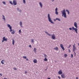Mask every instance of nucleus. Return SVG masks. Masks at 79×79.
<instances>
[{"label":"nucleus","mask_w":79,"mask_h":79,"mask_svg":"<svg viewBox=\"0 0 79 79\" xmlns=\"http://www.w3.org/2000/svg\"><path fill=\"white\" fill-rule=\"evenodd\" d=\"M7 26L8 27H9V29H10V32H11V31H12L11 32V34H15V30H12L11 27L10 26V25L9 24H8L7 25Z\"/></svg>","instance_id":"f257e3e1"},{"label":"nucleus","mask_w":79,"mask_h":79,"mask_svg":"<svg viewBox=\"0 0 79 79\" xmlns=\"http://www.w3.org/2000/svg\"><path fill=\"white\" fill-rule=\"evenodd\" d=\"M62 14V16H64V18H66V11H65V10L64 9L62 11H61Z\"/></svg>","instance_id":"f03ea898"},{"label":"nucleus","mask_w":79,"mask_h":79,"mask_svg":"<svg viewBox=\"0 0 79 79\" xmlns=\"http://www.w3.org/2000/svg\"><path fill=\"white\" fill-rule=\"evenodd\" d=\"M48 18L49 20V21L51 23H52V24H54V22H53L52 21V19H51V18H50V14H48Z\"/></svg>","instance_id":"7ed1b4c3"},{"label":"nucleus","mask_w":79,"mask_h":79,"mask_svg":"<svg viewBox=\"0 0 79 79\" xmlns=\"http://www.w3.org/2000/svg\"><path fill=\"white\" fill-rule=\"evenodd\" d=\"M7 40H8V39L7 38H5V37H4L3 38V40L2 41V42H4V41L6 42L7 41Z\"/></svg>","instance_id":"20e7f679"},{"label":"nucleus","mask_w":79,"mask_h":79,"mask_svg":"<svg viewBox=\"0 0 79 79\" xmlns=\"http://www.w3.org/2000/svg\"><path fill=\"white\" fill-rule=\"evenodd\" d=\"M43 55L45 57L44 61H48V59H47V55L44 54Z\"/></svg>","instance_id":"39448f33"},{"label":"nucleus","mask_w":79,"mask_h":79,"mask_svg":"<svg viewBox=\"0 0 79 79\" xmlns=\"http://www.w3.org/2000/svg\"><path fill=\"white\" fill-rule=\"evenodd\" d=\"M73 30H74L76 32V33H77V29L76 28H75L74 27H72Z\"/></svg>","instance_id":"423d86ee"},{"label":"nucleus","mask_w":79,"mask_h":79,"mask_svg":"<svg viewBox=\"0 0 79 79\" xmlns=\"http://www.w3.org/2000/svg\"><path fill=\"white\" fill-rule=\"evenodd\" d=\"M63 73V72L62 71V70L60 69V70H59L58 72V74H59L60 75H61V74H62Z\"/></svg>","instance_id":"0eeeda50"},{"label":"nucleus","mask_w":79,"mask_h":79,"mask_svg":"<svg viewBox=\"0 0 79 79\" xmlns=\"http://www.w3.org/2000/svg\"><path fill=\"white\" fill-rule=\"evenodd\" d=\"M61 77H62V78H66V76H65L64 73H62V74H61Z\"/></svg>","instance_id":"6e6552de"},{"label":"nucleus","mask_w":79,"mask_h":79,"mask_svg":"<svg viewBox=\"0 0 79 79\" xmlns=\"http://www.w3.org/2000/svg\"><path fill=\"white\" fill-rule=\"evenodd\" d=\"M60 47L63 50H65V49H64V47H63V45L62 44H60Z\"/></svg>","instance_id":"1a4fd4ad"},{"label":"nucleus","mask_w":79,"mask_h":79,"mask_svg":"<svg viewBox=\"0 0 79 79\" xmlns=\"http://www.w3.org/2000/svg\"><path fill=\"white\" fill-rule=\"evenodd\" d=\"M13 3L14 5H17V3L16 2V1L15 0H14L13 1Z\"/></svg>","instance_id":"9d476101"},{"label":"nucleus","mask_w":79,"mask_h":79,"mask_svg":"<svg viewBox=\"0 0 79 79\" xmlns=\"http://www.w3.org/2000/svg\"><path fill=\"white\" fill-rule=\"evenodd\" d=\"M73 50L74 52L75 53V51L76 50V47H73Z\"/></svg>","instance_id":"9b49d317"},{"label":"nucleus","mask_w":79,"mask_h":79,"mask_svg":"<svg viewBox=\"0 0 79 79\" xmlns=\"http://www.w3.org/2000/svg\"><path fill=\"white\" fill-rule=\"evenodd\" d=\"M52 39L54 40L55 39V35L54 34H52Z\"/></svg>","instance_id":"f8f14e48"},{"label":"nucleus","mask_w":79,"mask_h":79,"mask_svg":"<svg viewBox=\"0 0 79 79\" xmlns=\"http://www.w3.org/2000/svg\"><path fill=\"white\" fill-rule=\"evenodd\" d=\"M74 26L76 27V29L77 28V23L76 22H75L74 23Z\"/></svg>","instance_id":"ddd939ff"},{"label":"nucleus","mask_w":79,"mask_h":79,"mask_svg":"<svg viewBox=\"0 0 79 79\" xmlns=\"http://www.w3.org/2000/svg\"><path fill=\"white\" fill-rule=\"evenodd\" d=\"M5 62V60H2L1 61V63L2 64H4V63Z\"/></svg>","instance_id":"4468645a"},{"label":"nucleus","mask_w":79,"mask_h":79,"mask_svg":"<svg viewBox=\"0 0 79 79\" xmlns=\"http://www.w3.org/2000/svg\"><path fill=\"white\" fill-rule=\"evenodd\" d=\"M54 50H55L57 51V50H58V48L57 47H56L55 48H54Z\"/></svg>","instance_id":"2eb2a0df"},{"label":"nucleus","mask_w":79,"mask_h":79,"mask_svg":"<svg viewBox=\"0 0 79 79\" xmlns=\"http://www.w3.org/2000/svg\"><path fill=\"white\" fill-rule=\"evenodd\" d=\"M33 62L34 63H37V59H35L33 60Z\"/></svg>","instance_id":"dca6fc26"},{"label":"nucleus","mask_w":79,"mask_h":79,"mask_svg":"<svg viewBox=\"0 0 79 79\" xmlns=\"http://www.w3.org/2000/svg\"><path fill=\"white\" fill-rule=\"evenodd\" d=\"M15 40H12V44L13 45H14V44H15Z\"/></svg>","instance_id":"f3484780"},{"label":"nucleus","mask_w":79,"mask_h":79,"mask_svg":"<svg viewBox=\"0 0 79 79\" xmlns=\"http://www.w3.org/2000/svg\"><path fill=\"white\" fill-rule=\"evenodd\" d=\"M33 51L35 53H36V48H35L33 49Z\"/></svg>","instance_id":"a211bd4d"},{"label":"nucleus","mask_w":79,"mask_h":79,"mask_svg":"<svg viewBox=\"0 0 79 79\" xmlns=\"http://www.w3.org/2000/svg\"><path fill=\"white\" fill-rule=\"evenodd\" d=\"M40 6H41V8H42V4L41 3V2H40Z\"/></svg>","instance_id":"6ab92c4d"},{"label":"nucleus","mask_w":79,"mask_h":79,"mask_svg":"<svg viewBox=\"0 0 79 79\" xmlns=\"http://www.w3.org/2000/svg\"><path fill=\"white\" fill-rule=\"evenodd\" d=\"M20 26H21V27H23V26H22V22H20Z\"/></svg>","instance_id":"aec40b11"},{"label":"nucleus","mask_w":79,"mask_h":79,"mask_svg":"<svg viewBox=\"0 0 79 79\" xmlns=\"http://www.w3.org/2000/svg\"><path fill=\"white\" fill-rule=\"evenodd\" d=\"M46 33V34H48V35H49V36H51V35L48 34V32H45Z\"/></svg>","instance_id":"412c9836"},{"label":"nucleus","mask_w":79,"mask_h":79,"mask_svg":"<svg viewBox=\"0 0 79 79\" xmlns=\"http://www.w3.org/2000/svg\"><path fill=\"white\" fill-rule=\"evenodd\" d=\"M3 16V18L2 19L4 20V21H5V16H4V15H2Z\"/></svg>","instance_id":"4be33fe9"},{"label":"nucleus","mask_w":79,"mask_h":79,"mask_svg":"<svg viewBox=\"0 0 79 79\" xmlns=\"http://www.w3.org/2000/svg\"><path fill=\"white\" fill-rule=\"evenodd\" d=\"M56 20H58V21H60V19L58 18H56Z\"/></svg>","instance_id":"5701e85b"},{"label":"nucleus","mask_w":79,"mask_h":79,"mask_svg":"<svg viewBox=\"0 0 79 79\" xmlns=\"http://www.w3.org/2000/svg\"><path fill=\"white\" fill-rule=\"evenodd\" d=\"M66 11H67V12H68V15H69V10H66Z\"/></svg>","instance_id":"b1692460"},{"label":"nucleus","mask_w":79,"mask_h":79,"mask_svg":"<svg viewBox=\"0 0 79 79\" xmlns=\"http://www.w3.org/2000/svg\"><path fill=\"white\" fill-rule=\"evenodd\" d=\"M67 55L66 54H64V57H67Z\"/></svg>","instance_id":"393cba45"},{"label":"nucleus","mask_w":79,"mask_h":79,"mask_svg":"<svg viewBox=\"0 0 79 79\" xmlns=\"http://www.w3.org/2000/svg\"><path fill=\"white\" fill-rule=\"evenodd\" d=\"M55 13L56 15H58V12H57V11H56Z\"/></svg>","instance_id":"a878e982"},{"label":"nucleus","mask_w":79,"mask_h":79,"mask_svg":"<svg viewBox=\"0 0 79 79\" xmlns=\"http://www.w3.org/2000/svg\"><path fill=\"white\" fill-rule=\"evenodd\" d=\"M23 0V3H26V0Z\"/></svg>","instance_id":"bb28decb"},{"label":"nucleus","mask_w":79,"mask_h":79,"mask_svg":"<svg viewBox=\"0 0 79 79\" xmlns=\"http://www.w3.org/2000/svg\"><path fill=\"white\" fill-rule=\"evenodd\" d=\"M23 58H25V59H26L27 57H26V56H23Z\"/></svg>","instance_id":"cd10ccee"},{"label":"nucleus","mask_w":79,"mask_h":79,"mask_svg":"<svg viewBox=\"0 0 79 79\" xmlns=\"http://www.w3.org/2000/svg\"><path fill=\"white\" fill-rule=\"evenodd\" d=\"M14 70H17V69H16V68L15 67L14 68Z\"/></svg>","instance_id":"c85d7f7f"},{"label":"nucleus","mask_w":79,"mask_h":79,"mask_svg":"<svg viewBox=\"0 0 79 79\" xmlns=\"http://www.w3.org/2000/svg\"><path fill=\"white\" fill-rule=\"evenodd\" d=\"M10 4H11V5H13V3H12V2H11V1H10Z\"/></svg>","instance_id":"c756f323"},{"label":"nucleus","mask_w":79,"mask_h":79,"mask_svg":"<svg viewBox=\"0 0 79 79\" xmlns=\"http://www.w3.org/2000/svg\"><path fill=\"white\" fill-rule=\"evenodd\" d=\"M31 42L33 43V42H34V40H32V39H31Z\"/></svg>","instance_id":"7c9ffc66"},{"label":"nucleus","mask_w":79,"mask_h":79,"mask_svg":"<svg viewBox=\"0 0 79 79\" xmlns=\"http://www.w3.org/2000/svg\"><path fill=\"white\" fill-rule=\"evenodd\" d=\"M19 33H20V32H21V30H19Z\"/></svg>","instance_id":"2f4dec72"},{"label":"nucleus","mask_w":79,"mask_h":79,"mask_svg":"<svg viewBox=\"0 0 79 79\" xmlns=\"http://www.w3.org/2000/svg\"><path fill=\"white\" fill-rule=\"evenodd\" d=\"M55 10H56V11H57V10H58V9L57 8H56Z\"/></svg>","instance_id":"473e14b6"},{"label":"nucleus","mask_w":79,"mask_h":79,"mask_svg":"<svg viewBox=\"0 0 79 79\" xmlns=\"http://www.w3.org/2000/svg\"><path fill=\"white\" fill-rule=\"evenodd\" d=\"M71 56L72 58H73V54H71Z\"/></svg>","instance_id":"72a5a7b5"},{"label":"nucleus","mask_w":79,"mask_h":79,"mask_svg":"<svg viewBox=\"0 0 79 79\" xmlns=\"http://www.w3.org/2000/svg\"><path fill=\"white\" fill-rule=\"evenodd\" d=\"M2 3L3 4H4V5H5V2H3Z\"/></svg>","instance_id":"f704fd0d"},{"label":"nucleus","mask_w":79,"mask_h":79,"mask_svg":"<svg viewBox=\"0 0 79 79\" xmlns=\"http://www.w3.org/2000/svg\"><path fill=\"white\" fill-rule=\"evenodd\" d=\"M29 47H30V48H32V46H31V45H29Z\"/></svg>","instance_id":"c9c22d12"},{"label":"nucleus","mask_w":79,"mask_h":79,"mask_svg":"<svg viewBox=\"0 0 79 79\" xmlns=\"http://www.w3.org/2000/svg\"><path fill=\"white\" fill-rule=\"evenodd\" d=\"M25 74H27V72L25 71Z\"/></svg>","instance_id":"e433bc0d"},{"label":"nucleus","mask_w":79,"mask_h":79,"mask_svg":"<svg viewBox=\"0 0 79 79\" xmlns=\"http://www.w3.org/2000/svg\"><path fill=\"white\" fill-rule=\"evenodd\" d=\"M71 45H70L69 47H68V48H70V47H71Z\"/></svg>","instance_id":"4c0bfd02"},{"label":"nucleus","mask_w":79,"mask_h":79,"mask_svg":"<svg viewBox=\"0 0 79 79\" xmlns=\"http://www.w3.org/2000/svg\"><path fill=\"white\" fill-rule=\"evenodd\" d=\"M58 78H59V79H60L61 78L60 77V76L58 77Z\"/></svg>","instance_id":"58836bf2"},{"label":"nucleus","mask_w":79,"mask_h":79,"mask_svg":"<svg viewBox=\"0 0 79 79\" xmlns=\"http://www.w3.org/2000/svg\"><path fill=\"white\" fill-rule=\"evenodd\" d=\"M69 30H72V28H69Z\"/></svg>","instance_id":"ea45409f"},{"label":"nucleus","mask_w":79,"mask_h":79,"mask_svg":"<svg viewBox=\"0 0 79 79\" xmlns=\"http://www.w3.org/2000/svg\"><path fill=\"white\" fill-rule=\"evenodd\" d=\"M69 53H71V51H70V49H69Z\"/></svg>","instance_id":"a19ab883"},{"label":"nucleus","mask_w":79,"mask_h":79,"mask_svg":"<svg viewBox=\"0 0 79 79\" xmlns=\"http://www.w3.org/2000/svg\"><path fill=\"white\" fill-rule=\"evenodd\" d=\"M0 75L1 77L2 76V73H0Z\"/></svg>","instance_id":"79ce46f5"},{"label":"nucleus","mask_w":79,"mask_h":79,"mask_svg":"<svg viewBox=\"0 0 79 79\" xmlns=\"http://www.w3.org/2000/svg\"><path fill=\"white\" fill-rule=\"evenodd\" d=\"M73 47H75V44H74V45H73Z\"/></svg>","instance_id":"37998d69"},{"label":"nucleus","mask_w":79,"mask_h":79,"mask_svg":"<svg viewBox=\"0 0 79 79\" xmlns=\"http://www.w3.org/2000/svg\"><path fill=\"white\" fill-rule=\"evenodd\" d=\"M26 60L27 61H28L29 60V59H26Z\"/></svg>","instance_id":"c03bdc74"},{"label":"nucleus","mask_w":79,"mask_h":79,"mask_svg":"<svg viewBox=\"0 0 79 79\" xmlns=\"http://www.w3.org/2000/svg\"><path fill=\"white\" fill-rule=\"evenodd\" d=\"M76 79H78V77H76Z\"/></svg>","instance_id":"a18cd8bd"},{"label":"nucleus","mask_w":79,"mask_h":79,"mask_svg":"<svg viewBox=\"0 0 79 79\" xmlns=\"http://www.w3.org/2000/svg\"><path fill=\"white\" fill-rule=\"evenodd\" d=\"M19 11H20V12H21V10H19Z\"/></svg>","instance_id":"49530a36"},{"label":"nucleus","mask_w":79,"mask_h":79,"mask_svg":"<svg viewBox=\"0 0 79 79\" xmlns=\"http://www.w3.org/2000/svg\"><path fill=\"white\" fill-rule=\"evenodd\" d=\"M17 10H19V8H17Z\"/></svg>","instance_id":"de8ad7c7"},{"label":"nucleus","mask_w":79,"mask_h":79,"mask_svg":"<svg viewBox=\"0 0 79 79\" xmlns=\"http://www.w3.org/2000/svg\"><path fill=\"white\" fill-rule=\"evenodd\" d=\"M4 79H7V78H4Z\"/></svg>","instance_id":"09e8293b"},{"label":"nucleus","mask_w":79,"mask_h":79,"mask_svg":"<svg viewBox=\"0 0 79 79\" xmlns=\"http://www.w3.org/2000/svg\"><path fill=\"white\" fill-rule=\"evenodd\" d=\"M48 79H50V78H48Z\"/></svg>","instance_id":"8fccbe9b"},{"label":"nucleus","mask_w":79,"mask_h":79,"mask_svg":"<svg viewBox=\"0 0 79 79\" xmlns=\"http://www.w3.org/2000/svg\"><path fill=\"white\" fill-rule=\"evenodd\" d=\"M55 0H52V2H53Z\"/></svg>","instance_id":"3c124183"},{"label":"nucleus","mask_w":79,"mask_h":79,"mask_svg":"<svg viewBox=\"0 0 79 79\" xmlns=\"http://www.w3.org/2000/svg\"><path fill=\"white\" fill-rule=\"evenodd\" d=\"M56 20H54V21H56Z\"/></svg>","instance_id":"603ef678"},{"label":"nucleus","mask_w":79,"mask_h":79,"mask_svg":"<svg viewBox=\"0 0 79 79\" xmlns=\"http://www.w3.org/2000/svg\"><path fill=\"white\" fill-rule=\"evenodd\" d=\"M47 69H45V71H46V70H47Z\"/></svg>","instance_id":"864d4df0"}]
</instances>
